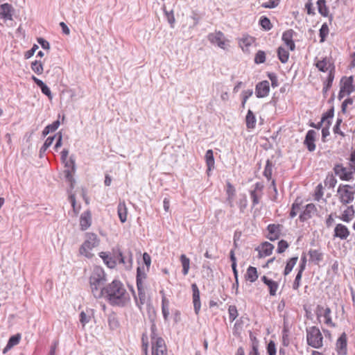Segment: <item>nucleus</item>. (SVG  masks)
<instances>
[{
  "instance_id": "f257e3e1",
  "label": "nucleus",
  "mask_w": 355,
  "mask_h": 355,
  "mask_svg": "<svg viewBox=\"0 0 355 355\" xmlns=\"http://www.w3.org/2000/svg\"><path fill=\"white\" fill-rule=\"evenodd\" d=\"M102 297L112 306H125L130 302L129 293L119 279H114L102 288Z\"/></svg>"
},
{
  "instance_id": "f03ea898",
  "label": "nucleus",
  "mask_w": 355,
  "mask_h": 355,
  "mask_svg": "<svg viewBox=\"0 0 355 355\" xmlns=\"http://www.w3.org/2000/svg\"><path fill=\"white\" fill-rule=\"evenodd\" d=\"M314 65L318 70L322 73L320 78L322 80V93L327 95L328 91L332 86L336 74V67L334 62L330 58L324 57L315 60Z\"/></svg>"
},
{
  "instance_id": "7ed1b4c3",
  "label": "nucleus",
  "mask_w": 355,
  "mask_h": 355,
  "mask_svg": "<svg viewBox=\"0 0 355 355\" xmlns=\"http://www.w3.org/2000/svg\"><path fill=\"white\" fill-rule=\"evenodd\" d=\"M107 280L104 269L98 266L93 267L89 277V284L91 292L94 297L98 299L102 297V288L101 286Z\"/></svg>"
},
{
  "instance_id": "20e7f679",
  "label": "nucleus",
  "mask_w": 355,
  "mask_h": 355,
  "mask_svg": "<svg viewBox=\"0 0 355 355\" xmlns=\"http://www.w3.org/2000/svg\"><path fill=\"white\" fill-rule=\"evenodd\" d=\"M99 243L100 239L96 234L87 232L85 234V241L79 248V253L81 255L90 259L94 256V254L92 252V250L98 246Z\"/></svg>"
},
{
  "instance_id": "39448f33",
  "label": "nucleus",
  "mask_w": 355,
  "mask_h": 355,
  "mask_svg": "<svg viewBox=\"0 0 355 355\" xmlns=\"http://www.w3.org/2000/svg\"><path fill=\"white\" fill-rule=\"evenodd\" d=\"M336 196L343 205L352 202L355 198V184H340L337 189Z\"/></svg>"
},
{
  "instance_id": "423d86ee",
  "label": "nucleus",
  "mask_w": 355,
  "mask_h": 355,
  "mask_svg": "<svg viewBox=\"0 0 355 355\" xmlns=\"http://www.w3.org/2000/svg\"><path fill=\"white\" fill-rule=\"evenodd\" d=\"M306 341L309 346L315 349L323 346V336L318 327L313 326L306 329Z\"/></svg>"
},
{
  "instance_id": "0eeeda50",
  "label": "nucleus",
  "mask_w": 355,
  "mask_h": 355,
  "mask_svg": "<svg viewBox=\"0 0 355 355\" xmlns=\"http://www.w3.org/2000/svg\"><path fill=\"white\" fill-rule=\"evenodd\" d=\"M315 314L320 322H324L329 327H336V323L333 322L331 318V310L329 307L318 305L316 308Z\"/></svg>"
},
{
  "instance_id": "6e6552de",
  "label": "nucleus",
  "mask_w": 355,
  "mask_h": 355,
  "mask_svg": "<svg viewBox=\"0 0 355 355\" xmlns=\"http://www.w3.org/2000/svg\"><path fill=\"white\" fill-rule=\"evenodd\" d=\"M151 355H168V349L162 337H153L150 342Z\"/></svg>"
},
{
  "instance_id": "1a4fd4ad",
  "label": "nucleus",
  "mask_w": 355,
  "mask_h": 355,
  "mask_svg": "<svg viewBox=\"0 0 355 355\" xmlns=\"http://www.w3.org/2000/svg\"><path fill=\"white\" fill-rule=\"evenodd\" d=\"M354 78L352 76H344L340 80V89L338 93V98L340 100L349 95L354 91Z\"/></svg>"
},
{
  "instance_id": "9d476101",
  "label": "nucleus",
  "mask_w": 355,
  "mask_h": 355,
  "mask_svg": "<svg viewBox=\"0 0 355 355\" xmlns=\"http://www.w3.org/2000/svg\"><path fill=\"white\" fill-rule=\"evenodd\" d=\"M207 38L211 44H216L220 49H226L228 40L225 39L224 34L221 31H218L209 33L207 35Z\"/></svg>"
},
{
  "instance_id": "9b49d317",
  "label": "nucleus",
  "mask_w": 355,
  "mask_h": 355,
  "mask_svg": "<svg viewBox=\"0 0 355 355\" xmlns=\"http://www.w3.org/2000/svg\"><path fill=\"white\" fill-rule=\"evenodd\" d=\"M146 270L144 267L137 269V287L139 295H144V280L146 279Z\"/></svg>"
},
{
  "instance_id": "f8f14e48",
  "label": "nucleus",
  "mask_w": 355,
  "mask_h": 355,
  "mask_svg": "<svg viewBox=\"0 0 355 355\" xmlns=\"http://www.w3.org/2000/svg\"><path fill=\"white\" fill-rule=\"evenodd\" d=\"M274 245L269 242H263L256 248V251L258 252V258H265L272 254Z\"/></svg>"
},
{
  "instance_id": "ddd939ff",
  "label": "nucleus",
  "mask_w": 355,
  "mask_h": 355,
  "mask_svg": "<svg viewBox=\"0 0 355 355\" xmlns=\"http://www.w3.org/2000/svg\"><path fill=\"white\" fill-rule=\"evenodd\" d=\"M318 136V132L313 130H309L306 132L304 144L310 152H313L315 150V141Z\"/></svg>"
},
{
  "instance_id": "4468645a",
  "label": "nucleus",
  "mask_w": 355,
  "mask_h": 355,
  "mask_svg": "<svg viewBox=\"0 0 355 355\" xmlns=\"http://www.w3.org/2000/svg\"><path fill=\"white\" fill-rule=\"evenodd\" d=\"M270 92V84L268 80H263L257 84L255 94L259 98L266 97Z\"/></svg>"
},
{
  "instance_id": "2eb2a0df",
  "label": "nucleus",
  "mask_w": 355,
  "mask_h": 355,
  "mask_svg": "<svg viewBox=\"0 0 355 355\" xmlns=\"http://www.w3.org/2000/svg\"><path fill=\"white\" fill-rule=\"evenodd\" d=\"M349 234L350 231L346 225L338 223L335 226L334 230V237L339 238L341 240H345L349 237Z\"/></svg>"
},
{
  "instance_id": "dca6fc26",
  "label": "nucleus",
  "mask_w": 355,
  "mask_h": 355,
  "mask_svg": "<svg viewBox=\"0 0 355 355\" xmlns=\"http://www.w3.org/2000/svg\"><path fill=\"white\" fill-rule=\"evenodd\" d=\"M282 225L279 224H270L268 225L267 238L270 241L277 240L281 235Z\"/></svg>"
},
{
  "instance_id": "f3484780",
  "label": "nucleus",
  "mask_w": 355,
  "mask_h": 355,
  "mask_svg": "<svg viewBox=\"0 0 355 355\" xmlns=\"http://www.w3.org/2000/svg\"><path fill=\"white\" fill-rule=\"evenodd\" d=\"M334 171L336 175L342 180L349 181L353 179V173L342 165H336Z\"/></svg>"
},
{
  "instance_id": "a211bd4d",
  "label": "nucleus",
  "mask_w": 355,
  "mask_h": 355,
  "mask_svg": "<svg viewBox=\"0 0 355 355\" xmlns=\"http://www.w3.org/2000/svg\"><path fill=\"white\" fill-rule=\"evenodd\" d=\"M191 289H192V298H193V307L194 311L196 315H198L200 307H201V303H200V291L198 289V286L196 284H193L191 285Z\"/></svg>"
},
{
  "instance_id": "6ab92c4d",
  "label": "nucleus",
  "mask_w": 355,
  "mask_h": 355,
  "mask_svg": "<svg viewBox=\"0 0 355 355\" xmlns=\"http://www.w3.org/2000/svg\"><path fill=\"white\" fill-rule=\"evenodd\" d=\"M261 279L263 284L268 286L270 295L275 296L279 288V283L266 275L262 276Z\"/></svg>"
},
{
  "instance_id": "aec40b11",
  "label": "nucleus",
  "mask_w": 355,
  "mask_h": 355,
  "mask_svg": "<svg viewBox=\"0 0 355 355\" xmlns=\"http://www.w3.org/2000/svg\"><path fill=\"white\" fill-rule=\"evenodd\" d=\"M295 32L292 29L287 30L283 33L282 40L286 46L291 50L293 51L295 48V44L293 41V36Z\"/></svg>"
},
{
  "instance_id": "412c9836",
  "label": "nucleus",
  "mask_w": 355,
  "mask_h": 355,
  "mask_svg": "<svg viewBox=\"0 0 355 355\" xmlns=\"http://www.w3.org/2000/svg\"><path fill=\"white\" fill-rule=\"evenodd\" d=\"M64 164V176L66 179L71 183L73 182V173L75 172V164L73 159H67Z\"/></svg>"
},
{
  "instance_id": "4be33fe9",
  "label": "nucleus",
  "mask_w": 355,
  "mask_h": 355,
  "mask_svg": "<svg viewBox=\"0 0 355 355\" xmlns=\"http://www.w3.org/2000/svg\"><path fill=\"white\" fill-rule=\"evenodd\" d=\"M347 336L345 333L338 338L336 341V351L339 355H345L347 354Z\"/></svg>"
},
{
  "instance_id": "5701e85b",
  "label": "nucleus",
  "mask_w": 355,
  "mask_h": 355,
  "mask_svg": "<svg viewBox=\"0 0 355 355\" xmlns=\"http://www.w3.org/2000/svg\"><path fill=\"white\" fill-rule=\"evenodd\" d=\"M92 224V214L89 211L83 212L80 218V227L84 231L88 229Z\"/></svg>"
},
{
  "instance_id": "b1692460",
  "label": "nucleus",
  "mask_w": 355,
  "mask_h": 355,
  "mask_svg": "<svg viewBox=\"0 0 355 355\" xmlns=\"http://www.w3.org/2000/svg\"><path fill=\"white\" fill-rule=\"evenodd\" d=\"M355 216V209L353 205L347 206L341 213L339 218L345 223H349Z\"/></svg>"
},
{
  "instance_id": "393cba45",
  "label": "nucleus",
  "mask_w": 355,
  "mask_h": 355,
  "mask_svg": "<svg viewBox=\"0 0 355 355\" xmlns=\"http://www.w3.org/2000/svg\"><path fill=\"white\" fill-rule=\"evenodd\" d=\"M117 213L120 221L123 223L128 219V208L125 200H120L117 207Z\"/></svg>"
},
{
  "instance_id": "a878e982",
  "label": "nucleus",
  "mask_w": 355,
  "mask_h": 355,
  "mask_svg": "<svg viewBox=\"0 0 355 355\" xmlns=\"http://www.w3.org/2000/svg\"><path fill=\"white\" fill-rule=\"evenodd\" d=\"M255 42V39L248 35H243L239 41L240 47L243 51H248L250 46H251Z\"/></svg>"
},
{
  "instance_id": "bb28decb",
  "label": "nucleus",
  "mask_w": 355,
  "mask_h": 355,
  "mask_svg": "<svg viewBox=\"0 0 355 355\" xmlns=\"http://www.w3.org/2000/svg\"><path fill=\"white\" fill-rule=\"evenodd\" d=\"M263 189V186L259 183H257L255 184V188L254 190L250 191V196L252 200L253 206L257 205L259 202V199L261 197V191Z\"/></svg>"
},
{
  "instance_id": "cd10ccee",
  "label": "nucleus",
  "mask_w": 355,
  "mask_h": 355,
  "mask_svg": "<svg viewBox=\"0 0 355 355\" xmlns=\"http://www.w3.org/2000/svg\"><path fill=\"white\" fill-rule=\"evenodd\" d=\"M259 274L257 268L249 266L245 275V279L250 283H254L257 280Z\"/></svg>"
},
{
  "instance_id": "c85d7f7f",
  "label": "nucleus",
  "mask_w": 355,
  "mask_h": 355,
  "mask_svg": "<svg viewBox=\"0 0 355 355\" xmlns=\"http://www.w3.org/2000/svg\"><path fill=\"white\" fill-rule=\"evenodd\" d=\"M99 257L103 259L104 263L110 268H114L116 266V261L105 252L99 253Z\"/></svg>"
},
{
  "instance_id": "c756f323",
  "label": "nucleus",
  "mask_w": 355,
  "mask_h": 355,
  "mask_svg": "<svg viewBox=\"0 0 355 355\" xmlns=\"http://www.w3.org/2000/svg\"><path fill=\"white\" fill-rule=\"evenodd\" d=\"M345 126V125L343 123L342 118H337L336 122L333 127V132L335 135V137H340V139H343L345 137V134L344 131L341 129V125Z\"/></svg>"
},
{
  "instance_id": "7c9ffc66",
  "label": "nucleus",
  "mask_w": 355,
  "mask_h": 355,
  "mask_svg": "<svg viewBox=\"0 0 355 355\" xmlns=\"http://www.w3.org/2000/svg\"><path fill=\"white\" fill-rule=\"evenodd\" d=\"M13 15V8L8 3L1 5V17L5 20H12Z\"/></svg>"
},
{
  "instance_id": "2f4dec72",
  "label": "nucleus",
  "mask_w": 355,
  "mask_h": 355,
  "mask_svg": "<svg viewBox=\"0 0 355 355\" xmlns=\"http://www.w3.org/2000/svg\"><path fill=\"white\" fill-rule=\"evenodd\" d=\"M205 162L207 166V173L214 168L215 161L214 157V153L212 150H207L205 156Z\"/></svg>"
},
{
  "instance_id": "473e14b6",
  "label": "nucleus",
  "mask_w": 355,
  "mask_h": 355,
  "mask_svg": "<svg viewBox=\"0 0 355 355\" xmlns=\"http://www.w3.org/2000/svg\"><path fill=\"white\" fill-rule=\"evenodd\" d=\"M32 80L34 83L40 87L42 92L46 95L50 99L52 98V95L50 89L39 78L33 76Z\"/></svg>"
},
{
  "instance_id": "72a5a7b5",
  "label": "nucleus",
  "mask_w": 355,
  "mask_h": 355,
  "mask_svg": "<svg viewBox=\"0 0 355 355\" xmlns=\"http://www.w3.org/2000/svg\"><path fill=\"white\" fill-rule=\"evenodd\" d=\"M334 116V108L332 106L329 110L323 113L321 119V123H323L327 126H330L331 124V119Z\"/></svg>"
},
{
  "instance_id": "f704fd0d",
  "label": "nucleus",
  "mask_w": 355,
  "mask_h": 355,
  "mask_svg": "<svg viewBox=\"0 0 355 355\" xmlns=\"http://www.w3.org/2000/svg\"><path fill=\"white\" fill-rule=\"evenodd\" d=\"M309 254L310 256V261L315 264H319L323 259V254L319 250L311 249L309 251Z\"/></svg>"
},
{
  "instance_id": "c9c22d12",
  "label": "nucleus",
  "mask_w": 355,
  "mask_h": 355,
  "mask_svg": "<svg viewBox=\"0 0 355 355\" xmlns=\"http://www.w3.org/2000/svg\"><path fill=\"white\" fill-rule=\"evenodd\" d=\"M256 117L252 110L248 111L245 117V123L248 129H254L256 126Z\"/></svg>"
},
{
  "instance_id": "e433bc0d",
  "label": "nucleus",
  "mask_w": 355,
  "mask_h": 355,
  "mask_svg": "<svg viewBox=\"0 0 355 355\" xmlns=\"http://www.w3.org/2000/svg\"><path fill=\"white\" fill-rule=\"evenodd\" d=\"M20 339H21L20 334H16V335H14V336H11L9 340H8V343L7 345L3 349V352L6 353L9 349H10L12 347H13L14 346L18 345L19 341H20Z\"/></svg>"
},
{
  "instance_id": "4c0bfd02",
  "label": "nucleus",
  "mask_w": 355,
  "mask_h": 355,
  "mask_svg": "<svg viewBox=\"0 0 355 355\" xmlns=\"http://www.w3.org/2000/svg\"><path fill=\"white\" fill-rule=\"evenodd\" d=\"M180 260L182 266L183 275H188L190 268V259L185 254H182L180 257Z\"/></svg>"
},
{
  "instance_id": "58836bf2",
  "label": "nucleus",
  "mask_w": 355,
  "mask_h": 355,
  "mask_svg": "<svg viewBox=\"0 0 355 355\" xmlns=\"http://www.w3.org/2000/svg\"><path fill=\"white\" fill-rule=\"evenodd\" d=\"M317 5L319 13L323 17H327L329 15V10L326 5V1L318 0Z\"/></svg>"
},
{
  "instance_id": "ea45409f",
  "label": "nucleus",
  "mask_w": 355,
  "mask_h": 355,
  "mask_svg": "<svg viewBox=\"0 0 355 355\" xmlns=\"http://www.w3.org/2000/svg\"><path fill=\"white\" fill-rule=\"evenodd\" d=\"M298 260L297 257H294L291 258L289 260H288L285 269L284 270V275L285 276L288 275L293 270V267L297 263V261Z\"/></svg>"
},
{
  "instance_id": "a19ab883",
  "label": "nucleus",
  "mask_w": 355,
  "mask_h": 355,
  "mask_svg": "<svg viewBox=\"0 0 355 355\" xmlns=\"http://www.w3.org/2000/svg\"><path fill=\"white\" fill-rule=\"evenodd\" d=\"M277 55L282 63H286L289 58V52L284 47L279 46L277 49Z\"/></svg>"
},
{
  "instance_id": "79ce46f5",
  "label": "nucleus",
  "mask_w": 355,
  "mask_h": 355,
  "mask_svg": "<svg viewBox=\"0 0 355 355\" xmlns=\"http://www.w3.org/2000/svg\"><path fill=\"white\" fill-rule=\"evenodd\" d=\"M60 125V121H55L53 123L48 125L42 131V135L45 137L49 132L55 131Z\"/></svg>"
},
{
  "instance_id": "37998d69",
  "label": "nucleus",
  "mask_w": 355,
  "mask_h": 355,
  "mask_svg": "<svg viewBox=\"0 0 355 355\" xmlns=\"http://www.w3.org/2000/svg\"><path fill=\"white\" fill-rule=\"evenodd\" d=\"M69 200L71 204V206L73 208V211L75 216H77L80 211L81 206L80 204H78L76 202V198H75L74 195H70L69 197Z\"/></svg>"
},
{
  "instance_id": "c03bdc74",
  "label": "nucleus",
  "mask_w": 355,
  "mask_h": 355,
  "mask_svg": "<svg viewBox=\"0 0 355 355\" xmlns=\"http://www.w3.org/2000/svg\"><path fill=\"white\" fill-rule=\"evenodd\" d=\"M31 69L37 74L40 75L43 73V64L40 61L35 60L31 63Z\"/></svg>"
},
{
  "instance_id": "a18cd8bd",
  "label": "nucleus",
  "mask_w": 355,
  "mask_h": 355,
  "mask_svg": "<svg viewBox=\"0 0 355 355\" xmlns=\"http://www.w3.org/2000/svg\"><path fill=\"white\" fill-rule=\"evenodd\" d=\"M259 24L266 31H270L272 28L270 20L266 17H261L260 18Z\"/></svg>"
},
{
  "instance_id": "49530a36",
  "label": "nucleus",
  "mask_w": 355,
  "mask_h": 355,
  "mask_svg": "<svg viewBox=\"0 0 355 355\" xmlns=\"http://www.w3.org/2000/svg\"><path fill=\"white\" fill-rule=\"evenodd\" d=\"M315 210V207L313 204H309L306 206L305 210L303 212V214L300 216V218L303 219H306L311 217V214Z\"/></svg>"
},
{
  "instance_id": "de8ad7c7",
  "label": "nucleus",
  "mask_w": 355,
  "mask_h": 355,
  "mask_svg": "<svg viewBox=\"0 0 355 355\" xmlns=\"http://www.w3.org/2000/svg\"><path fill=\"white\" fill-rule=\"evenodd\" d=\"M329 31L328 25L326 23L323 24L320 29V42H324L326 37L329 34Z\"/></svg>"
},
{
  "instance_id": "09e8293b",
  "label": "nucleus",
  "mask_w": 355,
  "mask_h": 355,
  "mask_svg": "<svg viewBox=\"0 0 355 355\" xmlns=\"http://www.w3.org/2000/svg\"><path fill=\"white\" fill-rule=\"evenodd\" d=\"M228 313L230 321H234L239 315L238 310L236 306L230 305L228 308Z\"/></svg>"
},
{
  "instance_id": "8fccbe9b",
  "label": "nucleus",
  "mask_w": 355,
  "mask_h": 355,
  "mask_svg": "<svg viewBox=\"0 0 355 355\" xmlns=\"http://www.w3.org/2000/svg\"><path fill=\"white\" fill-rule=\"evenodd\" d=\"M323 187L322 184H319L315 189L314 199L319 201L323 196Z\"/></svg>"
},
{
  "instance_id": "3c124183",
  "label": "nucleus",
  "mask_w": 355,
  "mask_h": 355,
  "mask_svg": "<svg viewBox=\"0 0 355 355\" xmlns=\"http://www.w3.org/2000/svg\"><path fill=\"white\" fill-rule=\"evenodd\" d=\"M266 61V53L263 51H259L254 58V62L257 64H261Z\"/></svg>"
},
{
  "instance_id": "603ef678",
  "label": "nucleus",
  "mask_w": 355,
  "mask_h": 355,
  "mask_svg": "<svg viewBox=\"0 0 355 355\" xmlns=\"http://www.w3.org/2000/svg\"><path fill=\"white\" fill-rule=\"evenodd\" d=\"M141 343L142 355H148V342L147 336L144 334L142 336Z\"/></svg>"
},
{
  "instance_id": "864d4df0",
  "label": "nucleus",
  "mask_w": 355,
  "mask_h": 355,
  "mask_svg": "<svg viewBox=\"0 0 355 355\" xmlns=\"http://www.w3.org/2000/svg\"><path fill=\"white\" fill-rule=\"evenodd\" d=\"M117 259L119 260V263L125 265L127 267L131 266L132 265V258L130 257V259L126 261L123 255V253L121 251H119L118 253Z\"/></svg>"
},
{
  "instance_id": "5fc2aeb1",
  "label": "nucleus",
  "mask_w": 355,
  "mask_h": 355,
  "mask_svg": "<svg viewBox=\"0 0 355 355\" xmlns=\"http://www.w3.org/2000/svg\"><path fill=\"white\" fill-rule=\"evenodd\" d=\"M288 248V243L285 240H281L278 242L277 252L283 253Z\"/></svg>"
},
{
  "instance_id": "6e6d98bb",
  "label": "nucleus",
  "mask_w": 355,
  "mask_h": 355,
  "mask_svg": "<svg viewBox=\"0 0 355 355\" xmlns=\"http://www.w3.org/2000/svg\"><path fill=\"white\" fill-rule=\"evenodd\" d=\"M302 273H303V272L298 271V272L295 277V279L294 280V282L293 284V288L294 290H297L300 288V282H301L302 277Z\"/></svg>"
},
{
  "instance_id": "4d7b16f0",
  "label": "nucleus",
  "mask_w": 355,
  "mask_h": 355,
  "mask_svg": "<svg viewBox=\"0 0 355 355\" xmlns=\"http://www.w3.org/2000/svg\"><path fill=\"white\" fill-rule=\"evenodd\" d=\"M226 192L229 199H232L235 195V189L230 182H227Z\"/></svg>"
},
{
  "instance_id": "13d9d810",
  "label": "nucleus",
  "mask_w": 355,
  "mask_h": 355,
  "mask_svg": "<svg viewBox=\"0 0 355 355\" xmlns=\"http://www.w3.org/2000/svg\"><path fill=\"white\" fill-rule=\"evenodd\" d=\"M267 353L268 355H276V345L274 341L270 340L267 346Z\"/></svg>"
},
{
  "instance_id": "bf43d9fd",
  "label": "nucleus",
  "mask_w": 355,
  "mask_h": 355,
  "mask_svg": "<svg viewBox=\"0 0 355 355\" xmlns=\"http://www.w3.org/2000/svg\"><path fill=\"white\" fill-rule=\"evenodd\" d=\"M279 3V0H268V2L263 3L261 6L266 8H273L277 7Z\"/></svg>"
},
{
  "instance_id": "052dcab7",
  "label": "nucleus",
  "mask_w": 355,
  "mask_h": 355,
  "mask_svg": "<svg viewBox=\"0 0 355 355\" xmlns=\"http://www.w3.org/2000/svg\"><path fill=\"white\" fill-rule=\"evenodd\" d=\"M54 137H49L44 141L40 151L45 152L49 146H51L53 142Z\"/></svg>"
},
{
  "instance_id": "680f3d73",
  "label": "nucleus",
  "mask_w": 355,
  "mask_h": 355,
  "mask_svg": "<svg viewBox=\"0 0 355 355\" xmlns=\"http://www.w3.org/2000/svg\"><path fill=\"white\" fill-rule=\"evenodd\" d=\"M263 175L268 180H270L272 178V166L269 164V162L267 163L264 168Z\"/></svg>"
},
{
  "instance_id": "e2e57ef3",
  "label": "nucleus",
  "mask_w": 355,
  "mask_h": 355,
  "mask_svg": "<svg viewBox=\"0 0 355 355\" xmlns=\"http://www.w3.org/2000/svg\"><path fill=\"white\" fill-rule=\"evenodd\" d=\"M38 48L39 47L37 44H34L33 46L30 50L25 52L24 58L26 59H28L31 57H32L34 55V53H35L36 50L38 49Z\"/></svg>"
},
{
  "instance_id": "0e129e2a",
  "label": "nucleus",
  "mask_w": 355,
  "mask_h": 355,
  "mask_svg": "<svg viewBox=\"0 0 355 355\" xmlns=\"http://www.w3.org/2000/svg\"><path fill=\"white\" fill-rule=\"evenodd\" d=\"M89 320H90V318L89 316H87V314L84 311H82L80 313V322H81L83 326H85L87 323H88L89 322Z\"/></svg>"
},
{
  "instance_id": "69168bd1",
  "label": "nucleus",
  "mask_w": 355,
  "mask_h": 355,
  "mask_svg": "<svg viewBox=\"0 0 355 355\" xmlns=\"http://www.w3.org/2000/svg\"><path fill=\"white\" fill-rule=\"evenodd\" d=\"M306 261H307L306 257L305 254H303L301 257V261H300V264L299 266L298 271L304 272V270L306 268Z\"/></svg>"
},
{
  "instance_id": "338daca9",
  "label": "nucleus",
  "mask_w": 355,
  "mask_h": 355,
  "mask_svg": "<svg viewBox=\"0 0 355 355\" xmlns=\"http://www.w3.org/2000/svg\"><path fill=\"white\" fill-rule=\"evenodd\" d=\"M143 260H144V263L146 266L147 270H148V268L151 264L150 256L147 252H144L143 254Z\"/></svg>"
},
{
  "instance_id": "774afa93",
  "label": "nucleus",
  "mask_w": 355,
  "mask_h": 355,
  "mask_svg": "<svg viewBox=\"0 0 355 355\" xmlns=\"http://www.w3.org/2000/svg\"><path fill=\"white\" fill-rule=\"evenodd\" d=\"M258 348L259 347H258V345H257V342L252 343V349L249 352L248 355H260Z\"/></svg>"
}]
</instances>
